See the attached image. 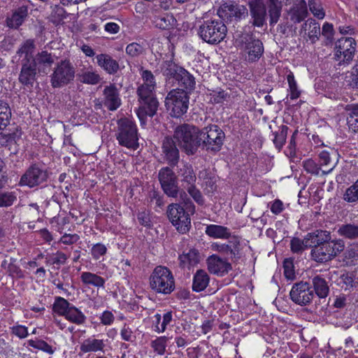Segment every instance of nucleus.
<instances>
[{
    "instance_id": "nucleus-1",
    "label": "nucleus",
    "mask_w": 358,
    "mask_h": 358,
    "mask_svg": "<svg viewBox=\"0 0 358 358\" xmlns=\"http://www.w3.org/2000/svg\"><path fill=\"white\" fill-rule=\"evenodd\" d=\"M158 180L164 193L168 196L176 199L178 196L182 203L192 213H195V206L185 190L179 187L178 176L171 167L162 168L158 173Z\"/></svg>"
},
{
    "instance_id": "nucleus-2",
    "label": "nucleus",
    "mask_w": 358,
    "mask_h": 358,
    "mask_svg": "<svg viewBox=\"0 0 358 358\" xmlns=\"http://www.w3.org/2000/svg\"><path fill=\"white\" fill-rule=\"evenodd\" d=\"M200 129L193 124H182L176 127L173 132L175 139L182 152L187 155H194L201 146Z\"/></svg>"
},
{
    "instance_id": "nucleus-3",
    "label": "nucleus",
    "mask_w": 358,
    "mask_h": 358,
    "mask_svg": "<svg viewBox=\"0 0 358 358\" xmlns=\"http://www.w3.org/2000/svg\"><path fill=\"white\" fill-rule=\"evenodd\" d=\"M140 106L136 114L141 125H145L147 117H153L158 109L159 101L156 98L155 89L145 86H138L136 91Z\"/></svg>"
},
{
    "instance_id": "nucleus-4",
    "label": "nucleus",
    "mask_w": 358,
    "mask_h": 358,
    "mask_svg": "<svg viewBox=\"0 0 358 358\" xmlns=\"http://www.w3.org/2000/svg\"><path fill=\"white\" fill-rule=\"evenodd\" d=\"M115 137L121 146L132 150H136L139 146L136 124L129 117L117 120Z\"/></svg>"
},
{
    "instance_id": "nucleus-5",
    "label": "nucleus",
    "mask_w": 358,
    "mask_h": 358,
    "mask_svg": "<svg viewBox=\"0 0 358 358\" xmlns=\"http://www.w3.org/2000/svg\"><path fill=\"white\" fill-rule=\"evenodd\" d=\"M236 43L245 60L249 63L257 62L264 54L263 43L253 34H243L236 39Z\"/></svg>"
},
{
    "instance_id": "nucleus-6",
    "label": "nucleus",
    "mask_w": 358,
    "mask_h": 358,
    "mask_svg": "<svg viewBox=\"0 0 358 358\" xmlns=\"http://www.w3.org/2000/svg\"><path fill=\"white\" fill-rule=\"evenodd\" d=\"M227 28L220 19L208 20L199 26L198 34L206 43L217 45L222 42L227 36Z\"/></svg>"
},
{
    "instance_id": "nucleus-7",
    "label": "nucleus",
    "mask_w": 358,
    "mask_h": 358,
    "mask_svg": "<svg viewBox=\"0 0 358 358\" xmlns=\"http://www.w3.org/2000/svg\"><path fill=\"white\" fill-rule=\"evenodd\" d=\"M189 96L184 90H171L165 99V106L171 117L179 118L185 115L189 108Z\"/></svg>"
},
{
    "instance_id": "nucleus-8",
    "label": "nucleus",
    "mask_w": 358,
    "mask_h": 358,
    "mask_svg": "<svg viewBox=\"0 0 358 358\" xmlns=\"http://www.w3.org/2000/svg\"><path fill=\"white\" fill-rule=\"evenodd\" d=\"M180 201H181L180 199ZM166 214L169 221L179 233L185 234L189 231L191 227L190 215L194 213L189 211L182 201L169 204Z\"/></svg>"
},
{
    "instance_id": "nucleus-9",
    "label": "nucleus",
    "mask_w": 358,
    "mask_h": 358,
    "mask_svg": "<svg viewBox=\"0 0 358 358\" xmlns=\"http://www.w3.org/2000/svg\"><path fill=\"white\" fill-rule=\"evenodd\" d=\"M150 285L157 293L171 294L175 289V280L171 271L165 266H157L150 275Z\"/></svg>"
},
{
    "instance_id": "nucleus-10",
    "label": "nucleus",
    "mask_w": 358,
    "mask_h": 358,
    "mask_svg": "<svg viewBox=\"0 0 358 358\" xmlns=\"http://www.w3.org/2000/svg\"><path fill=\"white\" fill-rule=\"evenodd\" d=\"M76 68L69 59L57 62L50 75V83L53 88H61L71 83L75 78Z\"/></svg>"
},
{
    "instance_id": "nucleus-11",
    "label": "nucleus",
    "mask_w": 358,
    "mask_h": 358,
    "mask_svg": "<svg viewBox=\"0 0 358 358\" xmlns=\"http://www.w3.org/2000/svg\"><path fill=\"white\" fill-rule=\"evenodd\" d=\"M199 138L203 149L217 152L221 150L225 138L224 131L216 124H210L200 129Z\"/></svg>"
},
{
    "instance_id": "nucleus-12",
    "label": "nucleus",
    "mask_w": 358,
    "mask_h": 358,
    "mask_svg": "<svg viewBox=\"0 0 358 358\" xmlns=\"http://www.w3.org/2000/svg\"><path fill=\"white\" fill-rule=\"evenodd\" d=\"M345 248L344 241L341 239H334L328 244L311 249L310 256L317 263H325L331 261L341 253Z\"/></svg>"
},
{
    "instance_id": "nucleus-13",
    "label": "nucleus",
    "mask_w": 358,
    "mask_h": 358,
    "mask_svg": "<svg viewBox=\"0 0 358 358\" xmlns=\"http://www.w3.org/2000/svg\"><path fill=\"white\" fill-rule=\"evenodd\" d=\"M226 243H213L210 245L212 250L222 255L227 256L233 263H237L242 257V244L241 238L231 235Z\"/></svg>"
},
{
    "instance_id": "nucleus-14",
    "label": "nucleus",
    "mask_w": 358,
    "mask_h": 358,
    "mask_svg": "<svg viewBox=\"0 0 358 358\" xmlns=\"http://www.w3.org/2000/svg\"><path fill=\"white\" fill-rule=\"evenodd\" d=\"M48 178V171L43 166L33 164L21 176L19 185L33 188L45 182Z\"/></svg>"
},
{
    "instance_id": "nucleus-15",
    "label": "nucleus",
    "mask_w": 358,
    "mask_h": 358,
    "mask_svg": "<svg viewBox=\"0 0 358 358\" xmlns=\"http://www.w3.org/2000/svg\"><path fill=\"white\" fill-rule=\"evenodd\" d=\"M291 300L301 306L309 305L315 297L312 285L306 281L295 282L289 292Z\"/></svg>"
},
{
    "instance_id": "nucleus-16",
    "label": "nucleus",
    "mask_w": 358,
    "mask_h": 358,
    "mask_svg": "<svg viewBox=\"0 0 358 358\" xmlns=\"http://www.w3.org/2000/svg\"><path fill=\"white\" fill-rule=\"evenodd\" d=\"M250 23L257 27H262L266 20V2L264 0H248Z\"/></svg>"
},
{
    "instance_id": "nucleus-17",
    "label": "nucleus",
    "mask_w": 358,
    "mask_h": 358,
    "mask_svg": "<svg viewBox=\"0 0 358 358\" xmlns=\"http://www.w3.org/2000/svg\"><path fill=\"white\" fill-rule=\"evenodd\" d=\"M183 69V67L171 59L164 61L161 64V71L164 76L165 87L171 88L176 86V83Z\"/></svg>"
},
{
    "instance_id": "nucleus-18",
    "label": "nucleus",
    "mask_w": 358,
    "mask_h": 358,
    "mask_svg": "<svg viewBox=\"0 0 358 358\" xmlns=\"http://www.w3.org/2000/svg\"><path fill=\"white\" fill-rule=\"evenodd\" d=\"M162 156L164 161L170 166H176L180 159V152L173 138L166 136L162 141Z\"/></svg>"
},
{
    "instance_id": "nucleus-19",
    "label": "nucleus",
    "mask_w": 358,
    "mask_h": 358,
    "mask_svg": "<svg viewBox=\"0 0 358 358\" xmlns=\"http://www.w3.org/2000/svg\"><path fill=\"white\" fill-rule=\"evenodd\" d=\"M21 71L19 75V82L23 85L32 87L36 80L37 66L34 59H22Z\"/></svg>"
},
{
    "instance_id": "nucleus-20",
    "label": "nucleus",
    "mask_w": 358,
    "mask_h": 358,
    "mask_svg": "<svg viewBox=\"0 0 358 358\" xmlns=\"http://www.w3.org/2000/svg\"><path fill=\"white\" fill-rule=\"evenodd\" d=\"M336 57L341 59L343 57V62H350L352 60L355 49V40L351 37L342 38L338 40L336 44Z\"/></svg>"
},
{
    "instance_id": "nucleus-21",
    "label": "nucleus",
    "mask_w": 358,
    "mask_h": 358,
    "mask_svg": "<svg viewBox=\"0 0 358 358\" xmlns=\"http://www.w3.org/2000/svg\"><path fill=\"white\" fill-rule=\"evenodd\" d=\"M208 270L210 273L218 275H224L232 270V265L227 259L217 255H212L206 259Z\"/></svg>"
},
{
    "instance_id": "nucleus-22",
    "label": "nucleus",
    "mask_w": 358,
    "mask_h": 358,
    "mask_svg": "<svg viewBox=\"0 0 358 358\" xmlns=\"http://www.w3.org/2000/svg\"><path fill=\"white\" fill-rule=\"evenodd\" d=\"M103 96V103L109 110L115 111L121 106L119 90L114 84L104 87Z\"/></svg>"
},
{
    "instance_id": "nucleus-23",
    "label": "nucleus",
    "mask_w": 358,
    "mask_h": 358,
    "mask_svg": "<svg viewBox=\"0 0 358 358\" xmlns=\"http://www.w3.org/2000/svg\"><path fill=\"white\" fill-rule=\"evenodd\" d=\"M219 13L222 17H234L236 20L245 18L248 15V10L245 6L234 3L224 4Z\"/></svg>"
},
{
    "instance_id": "nucleus-24",
    "label": "nucleus",
    "mask_w": 358,
    "mask_h": 358,
    "mask_svg": "<svg viewBox=\"0 0 358 358\" xmlns=\"http://www.w3.org/2000/svg\"><path fill=\"white\" fill-rule=\"evenodd\" d=\"M333 240L330 231L327 230L317 229L306 234V243H308L312 249L328 244Z\"/></svg>"
},
{
    "instance_id": "nucleus-25",
    "label": "nucleus",
    "mask_w": 358,
    "mask_h": 358,
    "mask_svg": "<svg viewBox=\"0 0 358 358\" xmlns=\"http://www.w3.org/2000/svg\"><path fill=\"white\" fill-rule=\"evenodd\" d=\"M28 6H21L13 10L6 19V26L10 29H17L28 17Z\"/></svg>"
},
{
    "instance_id": "nucleus-26",
    "label": "nucleus",
    "mask_w": 358,
    "mask_h": 358,
    "mask_svg": "<svg viewBox=\"0 0 358 358\" xmlns=\"http://www.w3.org/2000/svg\"><path fill=\"white\" fill-rule=\"evenodd\" d=\"M108 340L99 339L95 338L94 336H90L85 339L80 345V352L82 353L88 352H104L106 348V341Z\"/></svg>"
},
{
    "instance_id": "nucleus-27",
    "label": "nucleus",
    "mask_w": 358,
    "mask_h": 358,
    "mask_svg": "<svg viewBox=\"0 0 358 358\" xmlns=\"http://www.w3.org/2000/svg\"><path fill=\"white\" fill-rule=\"evenodd\" d=\"M96 59L98 66L110 75L117 73L120 69V65L117 61L108 54L97 55Z\"/></svg>"
},
{
    "instance_id": "nucleus-28",
    "label": "nucleus",
    "mask_w": 358,
    "mask_h": 358,
    "mask_svg": "<svg viewBox=\"0 0 358 358\" xmlns=\"http://www.w3.org/2000/svg\"><path fill=\"white\" fill-rule=\"evenodd\" d=\"M336 285L343 290L351 292L358 287V281L355 275L349 271H344L336 280Z\"/></svg>"
},
{
    "instance_id": "nucleus-29",
    "label": "nucleus",
    "mask_w": 358,
    "mask_h": 358,
    "mask_svg": "<svg viewBox=\"0 0 358 358\" xmlns=\"http://www.w3.org/2000/svg\"><path fill=\"white\" fill-rule=\"evenodd\" d=\"M206 234L215 239H229L231 237V230L224 226L218 224H208L205 229Z\"/></svg>"
},
{
    "instance_id": "nucleus-30",
    "label": "nucleus",
    "mask_w": 358,
    "mask_h": 358,
    "mask_svg": "<svg viewBox=\"0 0 358 358\" xmlns=\"http://www.w3.org/2000/svg\"><path fill=\"white\" fill-rule=\"evenodd\" d=\"M308 10L306 3L304 0H299L288 11L290 20L294 23H299L307 16Z\"/></svg>"
},
{
    "instance_id": "nucleus-31",
    "label": "nucleus",
    "mask_w": 358,
    "mask_h": 358,
    "mask_svg": "<svg viewBox=\"0 0 358 358\" xmlns=\"http://www.w3.org/2000/svg\"><path fill=\"white\" fill-rule=\"evenodd\" d=\"M152 23L159 29L171 30L176 27L177 20L172 14L166 13L163 15L155 16Z\"/></svg>"
},
{
    "instance_id": "nucleus-32",
    "label": "nucleus",
    "mask_w": 358,
    "mask_h": 358,
    "mask_svg": "<svg viewBox=\"0 0 358 358\" xmlns=\"http://www.w3.org/2000/svg\"><path fill=\"white\" fill-rule=\"evenodd\" d=\"M178 173L181 178L183 188L196 182V174L191 164L184 163L182 167L179 168Z\"/></svg>"
},
{
    "instance_id": "nucleus-33",
    "label": "nucleus",
    "mask_w": 358,
    "mask_h": 358,
    "mask_svg": "<svg viewBox=\"0 0 358 358\" xmlns=\"http://www.w3.org/2000/svg\"><path fill=\"white\" fill-rule=\"evenodd\" d=\"M195 85L194 77L184 69L176 83V86L181 87L180 89L189 94L195 89Z\"/></svg>"
},
{
    "instance_id": "nucleus-34",
    "label": "nucleus",
    "mask_w": 358,
    "mask_h": 358,
    "mask_svg": "<svg viewBox=\"0 0 358 358\" xmlns=\"http://www.w3.org/2000/svg\"><path fill=\"white\" fill-rule=\"evenodd\" d=\"M208 274L203 270H198L193 278L192 290L199 292L204 290L209 284Z\"/></svg>"
},
{
    "instance_id": "nucleus-35",
    "label": "nucleus",
    "mask_w": 358,
    "mask_h": 358,
    "mask_svg": "<svg viewBox=\"0 0 358 358\" xmlns=\"http://www.w3.org/2000/svg\"><path fill=\"white\" fill-rule=\"evenodd\" d=\"M266 4L270 25L273 26L278 22L281 15L282 5L279 0H266Z\"/></svg>"
},
{
    "instance_id": "nucleus-36",
    "label": "nucleus",
    "mask_w": 358,
    "mask_h": 358,
    "mask_svg": "<svg viewBox=\"0 0 358 358\" xmlns=\"http://www.w3.org/2000/svg\"><path fill=\"white\" fill-rule=\"evenodd\" d=\"M314 287V293L321 299L326 298L329 293V287L327 282L320 275H316L312 279Z\"/></svg>"
},
{
    "instance_id": "nucleus-37",
    "label": "nucleus",
    "mask_w": 358,
    "mask_h": 358,
    "mask_svg": "<svg viewBox=\"0 0 358 358\" xmlns=\"http://www.w3.org/2000/svg\"><path fill=\"white\" fill-rule=\"evenodd\" d=\"M80 279L83 284L96 287H103L106 282L105 279L101 276L91 272H83Z\"/></svg>"
},
{
    "instance_id": "nucleus-38",
    "label": "nucleus",
    "mask_w": 358,
    "mask_h": 358,
    "mask_svg": "<svg viewBox=\"0 0 358 358\" xmlns=\"http://www.w3.org/2000/svg\"><path fill=\"white\" fill-rule=\"evenodd\" d=\"M12 113L8 103L0 99V130H3L9 124Z\"/></svg>"
},
{
    "instance_id": "nucleus-39",
    "label": "nucleus",
    "mask_w": 358,
    "mask_h": 358,
    "mask_svg": "<svg viewBox=\"0 0 358 358\" xmlns=\"http://www.w3.org/2000/svg\"><path fill=\"white\" fill-rule=\"evenodd\" d=\"M338 234L345 238L356 239L358 238V224L355 223L343 224L338 227Z\"/></svg>"
},
{
    "instance_id": "nucleus-40",
    "label": "nucleus",
    "mask_w": 358,
    "mask_h": 358,
    "mask_svg": "<svg viewBox=\"0 0 358 358\" xmlns=\"http://www.w3.org/2000/svg\"><path fill=\"white\" fill-rule=\"evenodd\" d=\"M77 77L80 83L87 85H96L101 80L99 74L94 71L82 70Z\"/></svg>"
},
{
    "instance_id": "nucleus-41",
    "label": "nucleus",
    "mask_w": 358,
    "mask_h": 358,
    "mask_svg": "<svg viewBox=\"0 0 358 358\" xmlns=\"http://www.w3.org/2000/svg\"><path fill=\"white\" fill-rule=\"evenodd\" d=\"M64 317L69 322L78 325L84 324L86 320V317L83 312L73 304H71Z\"/></svg>"
},
{
    "instance_id": "nucleus-42",
    "label": "nucleus",
    "mask_w": 358,
    "mask_h": 358,
    "mask_svg": "<svg viewBox=\"0 0 358 358\" xmlns=\"http://www.w3.org/2000/svg\"><path fill=\"white\" fill-rule=\"evenodd\" d=\"M36 45L33 39H27L24 41L17 51V55L20 57L24 55L23 59H34V52Z\"/></svg>"
},
{
    "instance_id": "nucleus-43",
    "label": "nucleus",
    "mask_w": 358,
    "mask_h": 358,
    "mask_svg": "<svg viewBox=\"0 0 358 358\" xmlns=\"http://www.w3.org/2000/svg\"><path fill=\"white\" fill-rule=\"evenodd\" d=\"M180 264L183 266H192L197 264L200 260L199 253L197 250H189L187 253H183L179 257Z\"/></svg>"
},
{
    "instance_id": "nucleus-44",
    "label": "nucleus",
    "mask_w": 358,
    "mask_h": 358,
    "mask_svg": "<svg viewBox=\"0 0 358 358\" xmlns=\"http://www.w3.org/2000/svg\"><path fill=\"white\" fill-rule=\"evenodd\" d=\"M319 163L320 167H325V169L322 171L323 175L329 174L336 166V163L331 162L329 152L326 150L319 154Z\"/></svg>"
},
{
    "instance_id": "nucleus-45",
    "label": "nucleus",
    "mask_w": 358,
    "mask_h": 358,
    "mask_svg": "<svg viewBox=\"0 0 358 358\" xmlns=\"http://www.w3.org/2000/svg\"><path fill=\"white\" fill-rule=\"evenodd\" d=\"M288 127L286 125H281L278 127V130L273 133L274 138L273 142L275 147L280 150L286 142L287 136Z\"/></svg>"
},
{
    "instance_id": "nucleus-46",
    "label": "nucleus",
    "mask_w": 358,
    "mask_h": 358,
    "mask_svg": "<svg viewBox=\"0 0 358 358\" xmlns=\"http://www.w3.org/2000/svg\"><path fill=\"white\" fill-rule=\"evenodd\" d=\"M36 66H50L55 62V56L52 55L47 50H42L38 52L34 57ZM40 67H38L39 69Z\"/></svg>"
},
{
    "instance_id": "nucleus-47",
    "label": "nucleus",
    "mask_w": 358,
    "mask_h": 358,
    "mask_svg": "<svg viewBox=\"0 0 358 358\" xmlns=\"http://www.w3.org/2000/svg\"><path fill=\"white\" fill-rule=\"evenodd\" d=\"M66 17V12L64 8L59 5H55L52 7V12L48 19L55 25L57 26L62 23Z\"/></svg>"
},
{
    "instance_id": "nucleus-48",
    "label": "nucleus",
    "mask_w": 358,
    "mask_h": 358,
    "mask_svg": "<svg viewBox=\"0 0 358 358\" xmlns=\"http://www.w3.org/2000/svg\"><path fill=\"white\" fill-rule=\"evenodd\" d=\"M71 306V303L64 298L57 296L52 305V310L59 315L64 317Z\"/></svg>"
},
{
    "instance_id": "nucleus-49",
    "label": "nucleus",
    "mask_w": 358,
    "mask_h": 358,
    "mask_svg": "<svg viewBox=\"0 0 358 358\" xmlns=\"http://www.w3.org/2000/svg\"><path fill=\"white\" fill-rule=\"evenodd\" d=\"M308 248H309V244L306 243V235L303 239L294 237L290 241V248L293 253L301 254Z\"/></svg>"
},
{
    "instance_id": "nucleus-50",
    "label": "nucleus",
    "mask_w": 358,
    "mask_h": 358,
    "mask_svg": "<svg viewBox=\"0 0 358 358\" xmlns=\"http://www.w3.org/2000/svg\"><path fill=\"white\" fill-rule=\"evenodd\" d=\"M182 189L186 193L187 192L196 203L201 206L204 204V198L201 191L196 188L195 183L185 187Z\"/></svg>"
},
{
    "instance_id": "nucleus-51",
    "label": "nucleus",
    "mask_w": 358,
    "mask_h": 358,
    "mask_svg": "<svg viewBox=\"0 0 358 358\" xmlns=\"http://www.w3.org/2000/svg\"><path fill=\"white\" fill-rule=\"evenodd\" d=\"M343 199L348 203H355L358 201V180L347 188L343 195Z\"/></svg>"
},
{
    "instance_id": "nucleus-52",
    "label": "nucleus",
    "mask_w": 358,
    "mask_h": 358,
    "mask_svg": "<svg viewBox=\"0 0 358 358\" xmlns=\"http://www.w3.org/2000/svg\"><path fill=\"white\" fill-rule=\"evenodd\" d=\"M287 79L289 84L290 99L292 100L298 99L301 95V92L298 90L293 73L290 72L287 75Z\"/></svg>"
},
{
    "instance_id": "nucleus-53",
    "label": "nucleus",
    "mask_w": 358,
    "mask_h": 358,
    "mask_svg": "<svg viewBox=\"0 0 358 358\" xmlns=\"http://www.w3.org/2000/svg\"><path fill=\"white\" fill-rule=\"evenodd\" d=\"M17 196L13 192H0V207H8L16 201Z\"/></svg>"
},
{
    "instance_id": "nucleus-54",
    "label": "nucleus",
    "mask_w": 358,
    "mask_h": 358,
    "mask_svg": "<svg viewBox=\"0 0 358 358\" xmlns=\"http://www.w3.org/2000/svg\"><path fill=\"white\" fill-rule=\"evenodd\" d=\"M144 48L138 43H131L126 47V53L131 57H138L144 52Z\"/></svg>"
},
{
    "instance_id": "nucleus-55",
    "label": "nucleus",
    "mask_w": 358,
    "mask_h": 358,
    "mask_svg": "<svg viewBox=\"0 0 358 358\" xmlns=\"http://www.w3.org/2000/svg\"><path fill=\"white\" fill-rule=\"evenodd\" d=\"M141 75L143 83L140 86H145L148 87H151L152 89H155V78L150 71L142 70Z\"/></svg>"
},
{
    "instance_id": "nucleus-56",
    "label": "nucleus",
    "mask_w": 358,
    "mask_h": 358,
    "mask_svg": "<svg viewBox=\"0 0 358 358\" xmlns=\"http://www.w3.org/2000/svg\"><path fill=\"white\" fill-rule=\"evenodd\" d=\"M168 338L166 336L158 337L151 343V346L159 355H164L165 352Z\"/></svg>"
},
{
    "instance_id": "nucleus-57",
    "label": "nucleus",
    "mask_w": 358,
    "mask_h": 358,
    "mask_svg": "<svg viewBox=\"0 0 358 358\" xmlns=\"http://www.w3.org/2000/svg\"><path fill=\"white\" fill-rule=\"evenodd\" d=\"M303 167L307 173L315 176L319 175L321 169L320 166L312 159L304 160L303 162Z\"/></svg>"
},
{
    "instance_id": "nucleus-58",
    "label": "nucleus",
    "mask_w": 358,
    "mask_h": 358,
    "mask_svg": "<svg viewBox=\"0 0 358 358\" xmlns=\"http://www.w3.org/2000/svg\"><path fill=\"white\" fill-rule=\"evenodd\" d=\"M217 178L215 175L212 173H206V176L204 177V185H205V190L208 193H213L216 190Z\"/></svg>"
},
{
    "instance_id": "nucleus-59",
    "label": "nucleus",
    "mask_w": 358,
    "mask_h": 358,
    "mask_svg": "<svg viewBox=\"0 0 358 358\" xmlns=\"http://www.w3.org/2000/svg\"><path fill=\"white\" fill-rule=\"evenodd\" d=\"M312 27L308 32V37L312 43H315L320 38L321 35L320 26L316 20L314 22L313 24L311 25Z\"/></svg>"
},
{
    "instance_id": "nucleus-60",
    "label": "nucleus",
    "mask_w": 358,
    "mask_h": 358,
    "mask_svg": "<svg viewBox=\"0 0 358 358\" xmlns=\"http://www.w3.org/2000/svg\"><path fill=\"white\" fill-rule=\"evenodd\" d=\"M284 275L288 280H293L295 277L293 261L286 259L283 262Z\"/></svg>"
},
{
    "instance_id": "nucleus-61",
    "label": "nucleus",
    "mask_w": 358,
    "mask_h": 358,
    "mask_svg": "<svg viewBox=\"0 0 358 358\" xmlns=\"http://www.w3.org/2000/svg\"><path fill=\"white\" fill-rule=\"evenodd\" d=\"M308 6L310 11L315 16L319 19L324 18V12L317 0H308Z\"/></svg>"
},
{
    "instance_id": "nucleus-62",
    "label": "nucleus",
    "mask_w": 358,
    "mask_h": 358,
    "mask_svg": "<svg viewBox=\"0 0 358 358\" xmlns=\"http://www.w3.org/2000/svg\"><path fill=\"white\" fill-rule=\"evenodd\" d=\"M6 143H16L17 141L21 137V132L18 128H15V131L9 133H1Z\"/></svg>"
},
{
    "instance_id": "nucleus-63",
    "label": "nucleus",
    "mask_w": 358,
    "mask_h": 358,
    "mask_svg": "<svg viewBox=\"0 0 358 358\" xmlns=\"http://www.w3.org/2000/svg\"><path fill=\"white\" fill-rule=\"evenodd\" d=\"M120 336L122 340L128 342H133L136 339L132 329L127 324H124L120 331Z\"/></svg>"
},
{
    "instance_id": "nucleus-64",
    "label": "nucleus",
    "mask_w": 358,
    "mask_h": 358,
    "mask_svg": "<svg viewBox=\"0 0 358 358\" xmlns=\"http://www.w3.org/2000/svg\"><path fill=\"white\" fill-rule=\"evenodd\" d=\"M137 220L140 224L143 227L150 228L152 227V222L150 220V213L148 211L143 210L138 212L137 214Z\"/></svg>"
}]
</instances>
